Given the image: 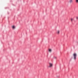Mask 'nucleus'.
<instances>
[{
  "instance_id": "nucleus-1",
  "label": "nucleus",
  "mask_w": 78,
  "mask_h": 78,
  "mask_svg": "<svg viewBox=\"0 0 78 78\" xmlns=\"http://www.w3.org/2000/svg\"><path fill=\"white\" fill-rule=\"evenodd\" d=\"M73 56L74 60H76V56H77V55L76 54V53H74L73 54Z\"/></svg>"
},
{
  "instance_id": "nucleus-2",
  "label": "nucleus",
  "mask_w": 78,
  "mask_h": 78,
  "mask_svg": "<svg viewBox=\"0 0 78 78\" xmlns=\"http://www.w3.org/2000/svg\"><path fill=\"white\" fill-rule=\"evenodd\" d=\"M49 67H50V68H51L52 67H53V64L51 63H49Z\"/></svg>"
},
{
  "instance_id": "nucleus-3",
  "label": "nucleus",
  "mask_w": 78,
  "mask_h": 78,
  "mask_svg": "<svg viewBox=\"0 0 78 78\" xmlns=\"http://www.w3.org/2000/svg\"><path fill=\"white\" fill-rule=\"evenodd\" d=\"M73 0H69V3H73Z\"/></svg>"
},
{
  "instance_id": "nucleus-4",
  "label": "nucleus",
  "mask_w": 78,
  "mask_h": 78,
  "mask_svg": "<svg viewBox=\"0 0 78 78\" xmlns=\"http://www.w3.org/2000/svg\"><path fill=\"white\" fill-rule=\"evenodd\" d=\"M60 33V31L59 30H58L57 31L56 33L58 34H59Z\"/></svg>"
},
{
  "instance_id": "nucleus-5",
  "label": "nucleus",
  "mask_w": 78,
  "mask_h": 78,
  "mask_svg": "<svg viewBox=\"0 0 78 78\" xmlns=\"http://www.w3.org/2000/svg\"><path fill=\"white\" fill-rule=\"evenodd\" d=\"M51 49H49V52H50V53H51Z\"/></svg>"
},
{
  "instance_id": "nucleus-6",
  "label": "nucleus",
  "mask_w": 78,
  "mask_h": 78,
  "mask_svg": "<svg viewBox=\"0 0 78 78\" xmlns=\"http://www.w3.org/2000/svg\"><path fill=\"white\" fill-rule=\"evenodd\" d=\"M76 2L77 3H78V0H76Z\"/></svg>"
},
{
  "instance_id": "nucleus-7",
  "label": "nucleus",
  "mask_w": 78,
  "mask_h": 78,
  "mask_svg": "<svg viewBox=\"0 0 78 78\" xmlns=\"http://www.w3.org/2000/svg\"><path fill=\"white\" fill-rule=\"evenodd\" d=\"M12 28H13V29H14V28H15V26H13L12 27Z\"/></svg>"
},
{
  "instance_id": "nucleus-8",
  "label": "nucleus",
  "mask_w": 78,
  "mask_h": 78,
  "mask_svg": "<svg viewBox=\"0 0 78 78\" xmlns=\"http://www.w3.org/2000/svg\"><path fill=\"white\" fill-rule=\"evenodd\" d=\"M71 22H72V21H73V18L71 19Z\"/></svg>"
},
{
  "instance_id": "nucleus-9",
  "label": "nucleus",
  "mask_w": 78,
  "mask_h": 78,
  "mask_svg": "<svg viewBox=\"0 0 78 78\" xmlns=\"http://www.w3.org/2000/svg\"><path fill=\"white\" fill-rule=\"evenodd\" d=\"M76 19H77V20H78V17H76Z\"/></svg>"
},
{
  "instance_id": "nucleus-10",
  "label": "nucleus",
  "mask_w": 78,
  "mask_h": 78,
  "mask_svg": "<svg viewBox=\"0 0 78 78\" xmlns=\"http://www.w3.org/2000/svg\"><path fill=\"white\" fill-rule=\"evenodd\" d=\"M54 59H56V57H54Z\"/></svg>"
}]
</instances>
